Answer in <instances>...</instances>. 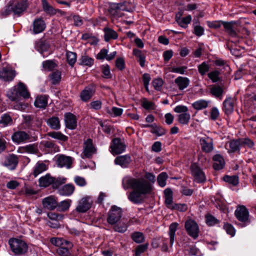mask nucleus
Masks as SVG:
<instances>
[{"label":"nucleus","mask_w":256,"mask_h":256,"mask_svg":"<svg viewBox=\"0 0 256 256\" xmlns=\"http://www.w3.org/2000/svg\"><path fill=\"white\" fill-rule=\"evenodd\" d=\"M122 186L124 190L131 188L133 190L128 193V199L134 204L141 203L144 196L149 194L152 190V186L142 178H136L126 176L122 180Z\"/></svg>","instance_id":"1"},{"label":"nucleus","mask_w":256,"mask_h":256,"mask_svg":"<svg viewBox=\"0 0 256 256\" xmlns=\"http://www.w3.org/2000/svg\"><path fill=\"white\" fill-rule=\"evenodd\" d=\"M12 251L15 255L20 256L24 254L28 250L27 244L20 239L12 238L8 241Z\"/></svg>","instance_id":"2"},{"label":"nucleus","mask_w":256,"mask_h":256,"mask_svg":"<svg viewBox=\"0 0 256 256\" xmlns=\"http://www.w3.org/2000/svg\"><path fill=\"white\" fill-rule=\"evenodd\" d=\"M130 12V8H129V4L128 2H124L120 3H110L109 6L110 12L114 16L117 17H122L123 16V13L122 12Z\"/></svg>","instance_id":"3"},{"label":"nucleus","mask_w":256,"mask_h":256,"mask_svg":"<svg viewBox=\"0 0 256 256\" xmlns=\"http://www.w3.org/2000/svg\"><path fill=\"white\" fill-rule=\"evenodd\" d=\"M122 211L121 208L116 206H112L107 218L108 222L112 225L122 220Z\"/></svg>","instance_id":"4"},{"label":"nucleus","mask_w":256,"mask_h":256,"mask_svg":"<svg viewBox=\"0 0 256 256\" xmlns=\"http://www.w3.org/2000/svg\"><path fill=\"white\" fill-rule=\"evenodd\" d=\"M174 111L177 113H180L178 115V122L182 124H188L190 118V114L188 113V108L184 106H178L174 108Z\"/></svg>","instance_id":"5"},{"label":"nucleus","mask_w":256,"mask_h":256,"mask_svg":"<svg viewBox=\"0 0 256 256\" xmlns=\"http://www.w3.org/2000/svg\"><path fill=\"white\" fill-rule=\"evenodd\" d=\"M28 6V0H20L16 2L12 6L14 14L20 16L26 11Z\"/></svg>","instance_id":"6"},{"label":"nucleus","mask_w":256,"mask_h":256,"mask_svg":"<svg viewBox=\"0 0 256 256\" xmlns=\"http://www.w3.org/2000/svg\"><path fill=\"white\" fill-rule=\"evenodd\" d=\"M110 148L113 154H118L124 152L126 146L120 138H115L112 140Z\"/></svg>","instance_id":"7"},{"label":"nucleus","mask_w":256,"mask_h":256,"mask_svg":"<svg viewBox=\"0 0 256 256\" xmlns=\"http://www.w3.org/2000/svg\"><path fill=\"white\" fill-rule=\"evenodd\" d=\"M236 218L242 222H246L248 221L249 212L248 210L244 206H238L234 212Z\"/></svg>","instance_id":"8"},{"label":"nucleus","mask_w":256,"mask_h":256,"mask_svg":"<svg viewBox=\"0 0 256 256\" xmlns=\"http://www.w3.org/2000/svg\"><path fill=\"white\" fill-rule=\"evenodd\" d=\"M200 142L203 152L206 153L212 152L214 149L212 138L208 136H204L200 140Z\"/></svg>","instance_id":"9"},{"label":"nucleus","mask_w":256,"mask_h":256,"mask_svg":"<svg viewBox=\"0 0 256 256\" xmlns=\"http://www.w3.org/2000/svg\"><path fill=\"white\" fill-rule=\"evenodd\" d=\"M206 180V176L202 170L198 165L193 164V181L201 184Z\"/></svg>","instance_id":"10"},{"label":"nucleus","mask_w":256,"mask_h":256,"mask_svg":"<svg viewBox=\"0 0 256 256\" xmlns=\"http://www.w3.org/2000/svg\"><path fill=\"white\" fill-rule=\"evenodd\" d=\"M42 204L44 209L52 210L56 208L58 201L54 196H50L42 199Z\"/></svg>","instance_id":"11"},{"label":"nucleus","mask_w":256,"mask_h":256,"mask_svg":"<svg viewBox=\"0 0 256 256\" xmlns=\"http://www.w3.org/2000/svg\"><path fill=\"white\" fill-rule=\"evenodd\" d=\"M92 202L90 198H84L79 201L76 210L78 212H85L90 208Z\"/></svg>","instance_id":"12"},{"label":"nucleus","mask_w":256,"mask_h":256,"mask_svg":"<svg viewBox=\"0 0 256 256\" xmlns=\"http://www.w3.org/2000/svg\"><path fill=\"white\" fill-rule=\"evenodd\" d=\"M96 152V148L92 144V140L90 139H87L84 142L83 154L84 158H90Z\"/></svg>","instance_id":"13"},{"label":"nucleus","mask_w":256,"mask_h":256,"mask_svg":"<svg viewBox=\"0 0 256 256\" xmlns=\"http://www.w3.org/2000/svg\"><path fill=\"white\" fill-rule=\"evenodd\" d=\"M18 160L16 156L12 154L7 156L2 162V165L10 170H14L18 164Z\"/></svg>","instance_id":"14"},{"label":"nucleus","mask_w":256,"mask_h":256,"mask_svg":"<svg viewBox=\"0 0 256 256\" xmlns=\"http://www.w3.org/2000/svg\"><path fill=\"white\" fill-rule=\"evenodd\" d=\"M164 202L166 206L170 209L178 208V204H173L172 191L170 188H167L164 190Z\"/></svg>","instance_id":"15"},{"label":"nucleus","mask_w":256,"mask_h":256,"mask_svg":"<svg viewBox=\"0 0 256 256\" xmlns=\"http://www.w3.org/2000/svg\"><path fill=\"white\" fill-rule=\"evenodd\" d=\"M12 139L14 142L19 144L29 140L30 136L24 131H18L12 135Z\"/></svg>","instance_id":"16"},{"label":"nucleus","mask_w":256,"mask_h":256,"mask_svg":"<svg viewBox=\"0 0 256 256\" xmlns=\"http://www.w3.org/2000/svg\"><path fill=\"white\" fill-rule=\"evenodd\" d=\"M132 160L130 156L125 154L117 156L114 160L115 164L120 166L122 168H125L128 167Z\"/></svg>","instance_id":"17"},{"label":"nucleus","mask_w":256,"mask_h":256,"mask_svg":"<svg viewBox=\"0 0 256 256\" xmlns=\"http://www.w3.org/2000/svg\"><path fill=\"white\" fill-rule=\"evenodd\" d=\"M66 126L70 130H74L77 126V120L76 116L72 113L68 112L64 114Z\"/></svg>","instance_id":"18"},{"label":"nucleus","mask_w":256,"mask_h":256,"mask_svg":"<svg viewBox=\"0 0 256 256\" xmlns=\"http://www.w3.org/2000/svg\"><path fill=\"white\" fill-rule=\"evenodd\" d=\"M46 25L42 18H38L32 23V32L34 34H38L42 32L46 28Z\"/></svg>","instance_id":"19"},{"label":"nucleus","mask_w":256,"mask_h":256,"mask_svg":"<svg viewBox=\"0 0 256 256\" xmlns=\"http://www.w3.org/2000/svg\"><path fill=\"white\" fill-rule=\"evenodd\" d=\"M73 160V158L70 156L60 155L57 160L58 166L60 168L66 167L70 168H71Z\"/></svg>","instance_id":"20"},{"label":"nucleus","mask_w":256,"mask_h":256,"mask_svg":"<svg viewBox=\"0 0 256 256\" xmlns=\"http://www.w3.org/2000/svg\"><path fill=\"white\" fill-rule=\"evenodd\" d=\"M15 76L14 70L8 68H4L0 71V78L4 81L12 80Z\"/></svg>","instance_id":"21"},{"label":"nucleus","mask_w":256,"mask_h":256,"mask_svg":"<svg viewBox=\"0 0 256 256\" xmlns=\"http://www.w3.org/2000/svg\"><path fill=\"white\" fill-rule=\"evenodd\" d=\"M235 99L230 97L226 98L223 102L222 110L226 114H232L234 110Z\"/></svg>","instance_id":"22"},{"label":"nucleus","mask_w":256,"mask_h":256,"mask_svg":"<svg viewBox=\"0 0 256 256\" xmlns=\"http://www.w3.org/2000/svg\"><path fill=\"white\" fill-rule=\"evenodd\" d=\"M94 94V90L92 86L84 88L80 94V98L82 101L86 102L89 100Z\"/></svg>","instance_id":"23"},{"label":"nucleus","mask_w":256,"mask_h":256,"mask_svg":"<svg viewBox=\"0 0 256 256\" xmlns=\"http://www.w3.org/2000/svg\"><path fill=\"white\" fill-rule=\"evenodd\" d=\"M113 228L115 232L124 233L127 230L128 226V220L124 218L122 219L116 224H114Z\"/></svg>","instance_id":"24"},{"label":"nucleus","mask_w":256,"mask_h":256,"mask_svg":"<svg viewBox=\"0 0 256 256\" xmlns=\"http://www.w3.org/2000/svg\"><path fill=\"white\" fill-rule=\"evenodd\" d=\"M214 162L213 164V168L215 170H220L224 168L225 162L224 158L220 154H216L213 157Z\"/></svg>","instance_id":"25"},{"label":"nucleus","mask_w":256,"mask_h":256,"mask_svg":"<svg viewBox=\"0 0 256 256\" xmlns=\"http://www.w3.org/2000/svg\"><path fill=\"white\" fill-rule=\"evenodd\" d=\"M74 186L72 184H66L58 189V193L60 195L70 196L72 195L74 190Z\"/></svg>","instance_id":"26"},{"label":"nucleus","mask_w":256,"mask_h":256,"mask_svg":"<svg viewBox=\"0 0 256 256\" xmlns=\"http://www.w3.org/2000/svg\"><path fill=\"white\" fill-rule=\"evenodd\" d=\"M48 104V97L46 96H38L34 101V105L37 108L44 109Z\"/></svg>","instance_id":"27"},{"label":"nucleus","mask_w":256,"mask_h":256,"mask_svg":"<svg viewBox=\"0 0 256 256\" xmlns=\"http://www.w3.org/2000/svg\"><path fill=\"white\" fill-rule=\"evenodd\" d=\"M240 145V140H232L226 144V147L228 152H234L239 150Z\"/></svg>","instance_id":"28"},{"label":"nucleus","mask_w":256,"mask_h":256,"mask_svg":"<svg viewBox=\"0 0 256 256\" xmlns=\"http://www.w3.org/2000/svg\"><path fill=\"white\" fill-rule=\"evenodd\" d=\"M222 25L225 30L232 37H236L237 32L234 28V23L233 22H222Z\"/></svg>","instance_id":"29"},{"label":"nucleus","mask_w":256,"mask_h":256,"mask_svg":"<svg viewBox=\"0 0 256 256\" xmlns=\"http://www.w3.org/2000/svg\"><path fill=\"white\" fill-rule=\"evenodd\" d=\"M16 86L19 96H22L24 98H28L30 97V94L26 86L23 83L20 82Z\"/></svg>","instance_id":"30"},{"label":"nucleus","mask_w":256,"mask_h":256,"mask_svg":"<svg viewBox=\"0 0 256 256\" xmlns=\"http://www.w3.org/2000/svg\"><path fill=\"white\" fill-rule=\"evenodd\" d=\"M34 48L38 52L42 54L44 52L48 50L49 44L46 42L39 40L36 42Z\"/></svg>","instance_id":"31"},{"label":"nucleus","mask_w":256,"mask_h":256,"mask_svg":"<svg viewBox=\"0 0 256 256\" xmlns=\"http://www.w3.org/2000/svg\"><path fill=\"white\" fill-rule=\"evenodd\" d=\"M54 178L50 176L48 174L41 177L39 179V185L40 186L46 187L51 184L54 185Z\"/></svg>","instance_id":"32"},{"label":"nucleus","mask_w":256,"mask_h":256,"mask_svg":"<svg viewBox=\"0 0 256 256\" xmlns=\"http://www.w3.org/2000/svg\"><path fill=\"white\" fill-rule=\"evenodd\" d=\"M144 127L151 128L152 129L150 132L158 136H163L166 133V130L165 129L162 127L157 126L155 124H148L145 126Z\"/></svg>","instance_id":"33"},{"label":"nucleus","mask_w":256,"mask_h":256,"mask_svg":"<svg viewBox=\"0 0 256 256\" xmlns=\"http://www.w3.org/2000/svg\"><path fill=\"white\" fill-rule=\"evenodd\" d=\"M47 169L46 166L42 162H38L34 167L32 174L34 177L46 171Z\"/></svg>","instance_id":"34"},{"label":"nucleus","mask_w":256,"mask_h":256,"mask_svg":"<svg viewBox=\"0 0 256 256\" xmlns=\"http://www.w3.org/2000/svg\"><path fill=\"white\" fill-rule=\"evenodd\" d=\"M178 224L173 222L169 226L168 235L170 236V246L172 247L174 243L175 239V233L176 231Z\"/></svg>","instance_id":"35"},{"label":"nucleus","mask_w":256,"mask_h":256,"mask_svg":"<svg viewBox=\"0 0 256 256\" xmlns=\"http://www.w3.org/2000/svg\"><path fill=\"white\" fill-rule=\"evenodd\" d=\"M72 247V244L70 242L66 244V245L64 246L56 249V252L61 256H68L70 254L69 250Z\"/></svg>","instance_id":"36"},{"label":"nucleus","mask_w":256,"mask_h":256,"mask_svg":"<svg viewBox=\"0 0 256 256\" xmlns=\"http://www.w3.org/2000/svg\"><path fill=\"white\" fill-rule=\"evenodd\" d=\"M104 40L106 42H108L110 40H116L118 38L117 32L112 28H104Z\"/></svg>","instance_id":"37"},{"label":"nucleus","mask_w":256,"mask_h":256,"mask_svg":"<svg viewBox=\"0 0 256 256\" xmlns=\"http://www.w3.org/2000/svg\"><path fill=\"white\" fill-rule=\"evenodd\" d=\"M38 150L36 145L35 144H30L22 146L19 148L18 152H28L29 154H34L38 152Z\"/></svg>","instance_id":"38"},{"label":"nucleus","mask_w":256,"mask_h":256,"mask_svg":"<svg viewBox=\"0 0 256 256\" xmlns=\"http://www.w3.org/2000/svg\"><path fill=\"white\" fill-rule=\"evenodd\" d=\"M181 14L180 13L176 14V19L177 22L180 26L182 27L185 28L186 26L190 22L191 20V16L188 15L184 18H180Z\"/></svg>","instance_id":"39"},{"label":"nucleus","mask_w":256,"mask_h":256,"mask_svg":"<svg viewBox=\"0 0 256 256\" xmlns=\"http://www.w3.org/2000/svg\"><path fill=\"white\" fill-rule=\"evenodd\" d=\"M133 54L138 58V60L142 67L145 65L146 56L145 54L140 50L136 48H134L132 52Z\"/></svg>","instance_id":"40"},{"label":"nucleus","mask_w":256,"mask_h":256,"mask_svg":"<svg viewBox=\"0 0 256 256\" xmlns=\"http://www.w3.org/2000/svg\"><path fill=\"white\" fill-rule=\"evenodd\" d=\"M48 125L52 129L58 130L60 128L59 118L57 117H52L47 120Z\"/></svg>","instance_id":"41"},{"label":"nucleus","mask_w":256,"mask_h":256,"mask_svg":"<svg viewBox=\"0 0 256 256\" xmlns=\"http://www.w3.org/2000/svg\"><path fill=\"white\" fill-rule=\"evenodd\" d=\"M48 135L60 142H65L68 140V137L60 132H51L48 133Z\"/></svg>","instance_id":"42"},{"label":"nucleus","mask_w":256,"mask_h":256,"mask_svg":"<svg viewBox=\"0 0 256 256\" xmlns=\"http://www.w3.org/2000/svg\"><path fill=\"white\" fill-rule=\"evenodd\" d=\"M40 145L42 146L46 150V151L50 152L56 151L57 148L55 144L51 140H43L40 142Z\"/></svg>","instance_id":"43"},{"label":"nucleus","mask_w":256,"mask_h":256,"mask_svg":"<svg viewBox=\"0 0 256 256\" xmlns=\"http://www.w3.org/2000/svg\"><path fill=\"white\" fill-rule=\"evenodd\" d=\"M42 8L44 11L50 16L56 14V10L50 6L46 0H42Z\"/></svg>","instance_id":"44"},{"label":"nucleus","mask_w":256,"mask_h":256,"mask_svg":"<svg viewBox=\"0 0 256 256\" xmlns=\"http://www.w3.org/2000/svg\"><path fill=\"white\" fill-rule=\"evenodd\" d=\"M72 200L67 199L60 202H58V206L56 208L57 210L60 212H65L68 210L71 204Z\"/></svg>","instance_id":"45"},{"label":"nucleus","mask_w":256,"mask_h":256,"mask_svg":"<svg viewBox=\"0 0 256 256\" xmlns=\"http://www.w3.org/2000/svg\"><path fill=\"white\" fill-rule=\"evenodd\" d=\"M175 82L178 86L179 89L182 90L188 86L189 80L186 78L179 76L175 80Z\"/></svg>","instance_id":"46"},{"label":"nucleus","mask_w":256,"mask_h":256,"mask_svg":"<svg viewBox=\"0 0 256 256\" xmlns=\"http://www.w3.org/2000/svg\"><path fill=\"white\" fill-rule=\"evenodd\" d=\"M50 242L58 248H60L63 246H64L66 245L67 243L70 242L66 240H65L59 238H52L50 240Z\"/></svg>","instance_id":"47"},{"label":"nucleus","mask_w":256,"mask_h":256,"mask_svg":"<svg viewBox=\"0 0 256 256\" xmlns=\"http://www.w3.org/2000/svg\"><path fill=\"white\" fill-rule=\"evenodd\" d=\"M106 112L112 117H117L121 116L123 112V109L113 106L112 109L107 108Z\"/></svg>","instance_id":"48"},{"label":"nucleus","mask_w":256,"mask_h":256,"mask_svg":"<svg viewBox=\"0 0 256 256\" xmlns=\"http://www.w3.org/2000/svg\"><path fill=\"white\" fill-rule=\"evenodd\" d=\"M94 59L87 55L82 56L80 59V64L89 67L94 64Z\"/></svg>","instance_id":"49"},{"label":"nucleus","mask_w":256,"mask_h":256,"mask_svg":"<svg viewBox=\"0 0 256 256\" xmlns=\"http://www.w3.org/2000/svg\"><path fill=\"white\" fill-rule=\"evenodd\" d=\"M212 94L217 98H222V95L224 92L223 88L219 86H215L210 88Z\"/></svg>","instance_id":"50"},{"label":"nucleus","mask_w":256,"mask_h":256,"mask_svg":"<svg viewBox=\"0 0 256 256\" xmlns=\"http://www.w3.org/2000/svg\"><path fill=\"white\" fill-rule=\"evenodd\" d=\"M132 240L138 244L142 243L144 240V234L139 232H136L131 235Z\"/></svg>","instance_id":"51"},{"label":"nucleus","mask_w":256,"mask_h":256,"mask_svg":"<svg viewBox=\"0 0 256 256\" xmlns=\"http://www.w3.org/2000/svg\"><path fill=\"white\" fill-rule=\"evenodd\" d=\"M7 96L12 101H17L19 98V95L16 90V86H14L13 88L10 89L7 92Z\"/></svg>","instance_id":"52"},{"label":"nucleus","mask_w":256,"mask_h":256,"mask_svg":"<svg viewBox=\"0 0 256 256\" xmlns=\"http://www.w3.org/2000/svg\"><path fill=\"white\" fill-rule=\"evenodd\" d=\"M168 178V175L166 172H162L159 174L157 178V181L160 187H164L166 185V180Z\"/></svg>","instance_id":"53"},{"label":"nucleus","mask_w":256,"mask_h":256,"mask_svg":"<svg viewBox=\"0 0 256 256\" xmlns=\"http://www.w3.org/2000/svg\"><path fill=\"white\" fill-rule=\"evenodd\" d=\"M100 68L104 78L107 79L112 78V74L110 72V67L108 64L102 65Z\"/></svg>","instance_id":"54"},{"label":"nucleus","mask_w":256,"mask_h":256,"mask_svg":"<svg viewBox=\"0 0 256 256\" xmlns=\"http://www.w3.org/2000/svg\"><path fill=\"white\" fill-rule=\"evenodd\" d=\"M21 193L25 196H31L37 193L36 190L28 186H25L22 190Z\"/></svg>","instance_id":"55"},{"label":"nucleus","mask_w":256,"mask_h":256,"mask_svg":"<svg viewBox=\"0 0 256 256\" xmlns=\"http://www.w3.org/2000/svg\"><path fill=\"white\" fill-rule=\"evenodd\" d=\"M223 180L224 182L234 186H236L238 184V178L236 176H224Z\"/></svg>","instance_id":"56"},{"label":"nucleus","mask_w":256,"mask_h":256,"mask_svg":"<svg viewBox=\"0 0 256 256\" xmlns=\"http://www.w3.org/2000/svg\"><path fill=\"white\" fill-rule=\"evenodd\" d=\"M68 62L70 66H73L76 60V54L72 52H68L66 54Z\"/></svg>","instance_id":"57"},{"label":"nucleus","mask_w":256,"mask_h":256,"mask_svg":"<svg viewBox=\"0 0 256 256\" xmlns=\"http://www.w3.org/2000/svg\"><path fill=\"white\" fill-rule=\"evenodd\" d=\"M52 83L54 84H58L61 79V72L58 70L53 72L50 75Z\"/></svg>","instance_id":"58"},{"label":"nucleus","mask_w":256,"mask_h":256,"mask_svg":"<svg viewBox=\"0 0 256 256\" xmlns=\"http://www.w3.org/2000/svg\"><path fill=\"white\" fill-rule=\"evenodd\" d=\"M12 123V118L9 114H5L2 116L0 124H2L4 126L11 125Z\"/></svg>","instance_id":"59"},{"label":"nucleus","mask_w":256,"mask_h":256,"mask_svg":"<svg viewBox=\"0 0 256 256\" xmlns=\"http://www.w3.org/2000/svg\"><path fill=\"white\" fill-rule=\"evenodd\" d=\"M55 62L52 60H46L42 62L43 68L48 71H51L56 66Z\"/></svg>","instance_id":"60"},{"label":"nucleus","mask_w":256,"mask_h":256,"mask_svg":"<svg viewBox=\"0 0 256 256\" xmlns=\"http://www.w3.org/2000/svg\"><path fill=\"white\" fill-rule=\"evenodd\" d=\"M208 106V102L204 100H199L193 103V107L196 110H202L206 108Z\"/></svg>","instance_id":"61"},{"label":"nucleus","mask_w":256,"mask_h":256,"mask_svg":"<svg viewBox=\"0 0 256 256\" xmlns=\"http://www.w3.org/2000/svg\"><path fill=\"white\" fill-rule=\"evenodd\" d=\"M47 216L50 220H54L58 222V221L62 220L64 218V216L62 214H58L55 212H48Z\"/></svg>","instance_id":"62"},{"label":"nucleus","mask_w":256,"mask_h":256,"mask_svg":"<svg viewBox=\"0 0 256 256\" xmlns=\"http://www.w3.org/2000/svg\"><path fill=\"white\" fill-rule=\"evenodd\" d=\"M206 222L209 226H213L219 223V220L212 214H208L206 216Z\"/></svg>","instance_id":"63"},{"label":"nucleus","mask_w":256,"mask_h":256,"mask_svg":"<svg viewBox=\"0 0 256 256\" xmlns=\"http://www.w3.org/2000/svg\"><path fill=\"white\" fill-rule=\"evenodd\" d=\"M223 228L228 234H230L232 236H234L236 230L231 224L224 223Z\"/></svg>","instance_id":"64"}]
</instances>
